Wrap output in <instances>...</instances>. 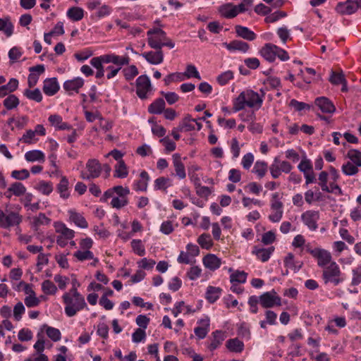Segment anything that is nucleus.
<instances>
[{
	"instance_id": "obj_7",
	"label": "nucleus",
	"mask_w": 361,
	"mask_h": 361,
	"mask_svg": "<svg viewBox=\"0 0 361 361\" xmlns=\"http://www.w3.org/2000/svg\"><path fill=\"white\" fill-rule=\"evenodd\" d=\"M23 220V217L18 212L6 211V212L0 209V227L3 228H9L19 225Z\"/></svg>"
},
{
	"instance_id": "obj_28",
	"label": "nucleus",
	"mask_w": 361,
	"mask_h": 361,
	"mask_svg": "<svg viewBox=\"0 0 361 361\" xmlns=\"http://www.w3.org/2000/svg\"><path fill=\"white\" fill-rule=\"evenodd\" d=\"M13 24L9 17L0 18V31L7 37H11L13 33Z\"/></svg>"
},
{
	"instance_id": "obj_9",
	"label": "nucleus",
	"mask_w": 361,
	"mask_h": 361,
	"mask_svg": "<svg viewBox=\"0 0 361 361\" xmlns=\"http://www.w3.org/2000/svg\"><path fill=\"white\" fill-rule=\"evenodd\" d=\"M87 172L81 171L80 177L82 179H92L98 178L102 172V166L97 159H90L86 164Z\"/></svg>"
},
{
	"instance_id": "obj_26",
	"label": "nucleus",
	"mask_w": 361,
	"mask_h": 361,
	"mask_svg": "<svg viewBox=\"0 0 361 361\" xmlns=\"http://www.w3.org/2000/svg\"><path fill=\"white\" fill-rule=\"evenodd\" d=\"M84 85V80L81 78H75L73 80H67L63 83V88L68 92H78L79 89Z\"/></svg>"
},
{
	"instance_id": "obj_50",
	"label": "nucleus",
	"mask_w": 361,
	"mask_h": 361,
	"mask_svg": "<svg viewBox=\"0 0 361 361\" xmlns=\"http://www.w3.org/2000/svg\"><path fill=\"white\" fill-rule=\"evenodd\" d=\"M18 104H19V99L14 94H10L4 101V106L8 110H11V109H13L17 107V106Z\"/></svg>"
},
{
	"instance_id": "obj_4",
	"label": "nucleus",
	"mask_w": 361,
	"mask_h": 361,
	"mask_svg": "<svg viewBox=\"0 0 361 361\" xmlns=\"http://www.w3.org/2000/svg\"><path fill=\"white\" fill-rule=\"evenodd\" d=\"M63 302L66 304L65 313L68 317H73L86 306L84 298L79 293H64Z\"/></svg>"
},
{
	"instance_id": "obj_35",
	"label": "nucleus",
	"mask_w": 361,
	"mask_h": 361,
	"mask_svg": "<svg viewBox=\"0 0 361 361\" xmlns=\"http://www.w3.org/2000/svg\"><path fill=\"white\" fill-rule=\"evenodd\" d=\"M140 180L135 184V189L136 190L146 191L149 179L147 172L142 171L140 174Z\"/></svg>"
},
{
	"instance_id": "obj_21",
	"label": "nucleus",
	"mask_w": 361,
	"mask_h": 361,
	"mask_svg": "<svg viewBox=\"0 0 361 361\" xmlns=\"http://www.w3.org/2000/svg\"><path fill=\"white\" fill-rule=\"evenodd\" d=\"M218 10L220 14L226 18H233L238 14V8L231 3L221 6Z\"/></svg>"
},
{
	"instance_id": "obj_49",
	"label": "nucleus",
	"mask_w": 361,
	"mask_h": 361,
	"mask_svg": "<svg viewBox=\"0 0 361 361\" xmlns=\"http://www.w3.org/2000/svg\"><path fill=\"white\" fill-rule=\"evenodd\" d=\"M197 243L204 248L209 250L213 245L211 236L209 234L203 233L199 236Z\"/></svg>"
},
{
	"instance_id": "obj_36",
	"label": "nucleus",
	"mask_w": 361,
	"mask_h": 361,
	"mask_svg": "<svg viewBox=\"0 0 361 361\" xmlns=\"http://www.w3.org/2000/svg\"><path fill=\"white\" fill-rule=\"evenodd\" d=\"M54 227L57 233H61L60 235L63 236L66 239L71 240L74 237V231L66 227L62 223H55Z\"/></svg>"
},
{
	"instance_id": "obj_55",
	"label": "nucleus",
	"mask_w": 361,
	"mask_h": 361,
	"mask_svg": "<svg viewBox=\"0 0 361 361\" xmlns=\"http://www.w3.org/2000/svg\"><path fill=\"white\" fill-rule=\"evenodd\" d=\"M24 94L30 99L35 102H41L42 100V95L38 89L33 90H25Z\"/></svg>"
},
{
	"instance_id": "obj_3",
	"label": "nucleus",
	"mask_w": 361,
	"mask_h": 361,
	"mask_svg": "<svg viewBox=\"0 0 361 361\" xmlns=\"http://www.w3.org/2000/svg\"><path fill=\"white\" fill-rule=\"evenodd\" d=\"M147 35L148 44L152 49H161L163 47L172 49L175 46V44L166 37V32L160 28L151 29L147 31Z\"/></svg>"
},
{
	"instance_id": "obj_62",
	"label": "nucleus",
	"mask_w": 361,
	"mask_h": 361,
	"mask_svg": "<svg viewBox=\"0 0 361 361\" xmlns=\"http://www.w3.org/2000/svg\"><path fill=\"white\" fill-rule=\"evenodd\" d=\"M73 255L79 261H84L86 259H94V255L90 250H85V251L78 250V251L75 252Z\"/></svg>"
},
{
	"instance_id": "obj_51",
	"label": "nucleus",
	"mask_w": 361,
	"mask_h": 361,
	"mask_svg": "<svg viewBox=\"0 0 361 361\" xmlns=\"http://www.w3.org/2000/svg\"><path fill=\"white\" fill-rule=\"evenodd\" d=\"M123 73L125 78L127 80H133L137 75H138V70L134 65H131L123 69Z\"/></svg>"
},
{
	"instance_id": "obj_1",
	"label": "nucleus",
	"mask_w": 361,
	"mask_h": 361,
	"mask_svg": "<svg viewBox=\"0 0 361 361\" xmlns=\"http://www.w3.org/2000/svg\"><path fill=\"white\" fill-rule=\"evenodd\" d=\"M263 103V96L252 90H246L240 93L233 101V110L234 112L243 110L245 106L258 110Z\"/></svg>"
},
{
	"instance_id": "obj_33",
	"label": "nucleus",
	"mask_w": 361,
	"mask_h": 361,
	"mask_svg": "<svg viewBox=\"0 0 361 361\" xmlns=\"http://www.w3.org/2000/svg\"><path fill=\"white\" fill-rule=\"evenodd\" d=\"M165 107V102L163 99H157L148 106V111L153 114H160Z\"/></svg>"
},
{
	"instance_id": "obj_56",
	"label": "nucleus",
	"mask_w": 361,
	"mask_h": 361,
	"mask_svg": "<svg viewBox=\"0 0 361 361\" xmlns=\"http://www.w3.org/2000/svg\"><path fill=\"white\" fill-rule=\"evenodd\" d=\"M348 157L357 166H361V152L356 149H350L348 152Z\"/></svg>"
},
{
	"instance_id": "obj_63",
	"label": "nucleus",
	"mask_w": 361,
	"mask_h": 361,
	"mask_svg": "<svg viewBox=\"0 0 361 361\" xmlns=\"http://www.w3.org/2000/svg\"><path fill=\"white\" fill-rule=\"evenodd\" d=\"M25 309L21 302H18L13 308V317L16 321H20L22 315L25 313Z\"/></svg>"
},
{
	"instance_id": "obj_37",
	"label": "nucleus",
	"mask_w": 361,
	"mask_h": 361,
	"mask_svg": "<svg viewBox=\"0 0 361 361\" xmlns=\"http://www.w3.org/2000/svg\"><path fill=\"white\" fill-rule=\"evenodd\" d=\"M221 289L219 287L208 286L206 291V299L211 303L216 301L220 297Z\"/></svg>"
},
{
	"instance_id": "obj_54",
	"label": "nucleus",
	"mask_w": 361,
	"mask_h": 361,
	"mask_svg": "<svg viewBox=\"0 0 361 361\" xmlns=\"http://www.w3.org/2000/svg\"><path fill=\"white\" fill-rule=\"evenodd\" d=\"M47 336L54 342L59 341L61 338V331L58 329L51 326H47Z\"/></svg>"
},
{
	"instance_id": "obj_40",
	"label": "nucleus",
	"mask_w": 361,
	"mask_h": 361,
	"mask_svg": "<svg viewBox=\"0 0 361 361\" xmlns=\"http://www.w3.org/2000/svg\"><path fill=\"white\" fill-rule=\"evenodd\" d=\"M44 157L43 152L37 149L28 151L25 154V159L29 162L43 161Z\"/></svg>"
},
{
	"instance_id": "obj_11",
	"label": "nucleus",
	"mask_w": 361,
	"mask_h": 361,
	"mask_svg": "<svg viewBox=\"0 0 361 361\" xmlns=\"http://www.w3.org/2000/svg\"><path fill=\"white\" fill-rule=\"evenodd\" d=\"M319 212L315 210H307L302 214L301 220L302 223L310 230L316 231L318 228Z\"/></svg>"
},
{
	"instance_id": "obj_45",
	"label": "nucleus",
	"mask_w": 361,
	"mask_h": 361,
	"mask_svg": "<svg viewBox=\"0 0 361 361\" xmlns=\"http://www.w3.org/2000/svg\"><path fill=\"white\" fill-rule=\"evenodd\" d=\"M226 347L232 352L240 353L243 350L244 344L238 338H233L227 341Z\"/></svg>"
},
{
	"instance_id": "obj_23",
	"label": "nucleus",
	"mask_w": 361,
	"mask_h": 361,
	"mask_svg": "<svg viewBox=\"0 0 361 361\" xmlns=\"http://www.w3.org/2000/svg\"><path fill=\"white\" fill-rule=\"evenodd\" d=\"M204 267L209 270L214 271L219 268L221 264V259L215 255L208 254L202 259Z\"/></svg>"
},
{
	"instance_id": "obj_43",
	"label": "nucleus",
	"mask_w": 361,
	"mask_h": 361,
	"mask_svg": "<svg viewBox=\"0 0 361 361\" xmlns=\"http://www.w3.org/2000/svg\"><path fill=\"white\" fill-rule=\"evenodd\" d=\"M267 164L264 161H257L255 162L252 172L257 175L260 178H263L267 171Z\"/></svg>"
},
{
	"instance_id": "obj_27",
	"label": "nucleus",
	"mask_w": 361,
	"mask_h": 361,
	"mask_svg": "<svg viewBox=\"0 0 361 361\" xmlns=\"http://www.w3.org/2000/svg\"><path fill=\"white\" fill-rule=\"evenodd\" d=\"M49 162L51 167L48 171L49 176L59 178L61 176V171L57 165V155L54 152L49 156Z\"/></svg>"
},
{
	"instance_id": "obj_42",
	"label": "nucleus",
	"mask_w": 361,
	"mask_h": 361,
	"mask_svg": "<svg viewBox=\"0 0 361 361\" xmlns=\"http://www.w3.org/2000/svg\"><path fill=\"white\" fill-rule=\"evenodd\" d=\"M128 168L124 161H119L115 166L114 176L120 178H124L128 176Z\"/></svg>"
},
{
	"instance_id": "obj_38",
	"label": "nucleus",
	"mask_w": 361,
	"mask_h": 361,
	"mask_svg": "<svg viewBox=\"0 0 361 361\" xmlns=\"http://www.w3.org/2000/svg\"><path fill=\"white\" fill-rule=\"evenodd\" d=\"M195 121L190 115H187L179 123V130L183 132H189L195 130Z\"/></svg>"
},
{
	"instance_id": "obj_52",
	"label": "nucleus",
	"mask_w": 361,
	"mask_h": 361,
	"mask_svg": "<svg viewBox=\"0 0 361 361\" xmlns=\"http://www.w3.org/2000/svg\"><path fill=\"white\" fill-rule=\"evenodd\" d=\"M133 250L139 256H144L145 255V249L140 240H133L131 242Z\"/></svg>"
},
{
	"instance_id": "obj_6",
	"label": "nucleus",
	"mask_w": 361,
	"mask_h": 361,
	"mask_svg": "<svg viewBox=\"0 0 361 361\" xmlns=\"http://www.w3.org/2000/svg\"><path fill=\"white\" fill-rule=\"evenodd\" d=\"M44 328L45 325H42L41 331L37 335V341L33 345L34 353H32L25 361H45V338L44 337Z\"/></svg>"
},
{
	"instance_id": "obj_59",
	"label": "nucleus",
	"mask_w": 361,
	"mask_h": 361,
	"mask_svg": "<svg viewBox=\"0 0 361 361\" xmlns=\"http://www.w3.org/2000/svg\"><path fill=\"white\" fill-rule=\"evenodd\" d=\"M185 75L186 78H195L198 80L201 79V76L199 72L197 71L196 67L192 64H189L187 66Z\"/></svg>"
},
{
	"instance_id": "obj_47",
	"label": "nucleus",
	"mask_w": 361,
	"mask_h": 361,
	"mask_svg": "<svg viewBox=\"0 0 361 361\" xmlns=\"http://www.w3.org/2000/svg\"><path fill=\"white\" fill-rule=\"evenodd\" d=\"M171 185V181L169 178L159 177L154 180V189L155 190H166Z\"/></svg>"
},
{
	"instance_id": "obj_39",
	"label": "nucleus",
	"mask_w": 361,
	"mask_h": 361,
	"mask_svg": "<svg viewBox=\"0 0 361 361\" xmlns=\"http://www.w3.org/2000/svg\"><path fill=\"white\" fill-rule=\"evenodd\" d=\"M183 311H185V314L195 312V310H192L190 305H185L183 301L176 302L174 307L171 310L173 314L176 317Z\"/></svg>"
},
{
	"instance_id": "obj_64",
	"label": "nucleus",
	"mask_w": 361,
	"mask_h": 361,
	"mask_svg": "<svg viewBox=\"0 0 361 361\" xmlns=\"http://www.w3.org/2000/svg\"><path fill=\"white\" fill-rule=\"evenodd\" d=\"M129 62H130V58L128 57V56L126 55V56H120L113 54L112 63L117 65L121 68L122 66L127 65L129 63Z\"/></svg>"
},
{
	"instance_id": "obj_10",
	"label": "nucleus",
	"mask_w": 361,
	"mask_h": 361,
	"mask_svg": "<svg viewBox=\"0 0 361 361\" xmlns=\"http://www.w3.org/2000/svg\"><path fill=\"white\" fill-rule=\"evenodd\" d=\"M259 298V303L264 308H270L275 305L279 306L281 304V298L278 296L274 290L266 292Z\"/></svg>"
},
{
	"instance_id": "obj_58",
	"label": "nucleus",
	"mask_w": 361,
	"mask_h": 361,
	"mask_svg": "<svg viewBox=\"0 0 361 361\" xmlns=\"http://www.w3.org/2000/svg\"><path fill=\"white\" fill-rule=\"evenodd\" d=\"M277 163H279V157H276L274 159V161L269 167L271 175L272 178L275 179L278 178L282 173Z\"/></svg>"
},
{
	"instance_id": "obj_60",
	"label": "nucleus",
	"mask_w": 361,
	"mask_h": 361,
	"mask_svg": "<svg viewBox=\"0 0 361 361\" xmlns=\"http://www.w3.org/2000/svg\"><path fill=\"white\" fill-rule=\"evenodd\" d=\"M11 177L16 180H23L30 177V172L27 169L14 170L11 172Z\"/></svg>"
},
{
	"instance_id": "obj_20",
	"label": "nucleus",
	"mask_w": 361,
	"mask_h": 361,
	"mask_svg": "<svg viewBox=\"0 0 361 361\" xmlns=\"http://www.w3.org/2000/svg\"><path fill=\"white\" fill-rule=\"evenodd\" d=\"M223 45L230 51H240L246 53L250 49L247 42L240 40H233L229 43L224 42Z\"/></svg>"
},
{
	"instance_id": "obj_44",
	"label": "nucleus",
	"mask_w": 361,
	"mask_h": 361,
	"mask_svg": "<svg viewBox=\"0 0 361 361\" xmlns=\"http://www.w3.org/2000/svg\"><path fill=\"white\" fill-rule=\"evenodd\" d=\"M59 90V85L56 78L47 79V95H54Z\"/></svg>"
},
{
	"instance_id": "obj_19",
	"label": "nucleus",
	"mask_w": 361,
	"mask_h": 361,
	"mask_svg": "<svg viewBox=\"0 0 361 361\" xmlns=\"http://www.w3.org/2000/svg\"><path fill=\"white\" fill-rule=\"evenodd\" d=\"M198 324H200V326L195 328L194 332L195 335L200 339L204 338L208 332L209 331V318L208 317H205L198 321Z\"/></svg>"
},
{
	"instance_id": "obj_53",
	"label": "nucleus",
	"mask_w": 361,
	"mask_h": 361,
	"mask_svg": "<svg viewBox=\"0 0 361 361\" xmlns=\"http://www.w3.org/2000/svg\"><path fill=\"white\" fill-rule=\"evenodd\" d=\"M37 136V135L32 130H28L25 132L20 140L24 143L31 144L35 142L38 140Z\"/></svg>"
},
{
	"instance_id": "obj_34",
	"label": "nucleus",
	"mask_w": 361,
	"mask_h": 361,
	"mask_svg": "<svg viewBox=\"0 0 361 361\" xmlns=\"http://www.w3.org/2000/svg\"><path fill=\"white\" fill-rule=\"evenodd\" d=\"M284 264L287 268L297 272L301 268L302 263L299 261L295 262L294 255L292 253H288L284 259Z\"/></svg>"
},
{
	"instance_id": "obj_61",
	"label": "nucleus",
	"mask_w": 361,
	"mask_h": 361,
	"mask_svg": "<svg viewBox=\"0 0 361 361\" xmlns=\"http://www.w3.org/2000/svg\"><path fill=\"white\" fill-rule=\"evenodd\" d=\"M342 171L346 176H353L358 172L357 166H355L353 163L348 161L342 166Z\"/></svg>"
},
{
	"instance_id": "obj_14",
	"label": "nucleus",
	"mask_w": 361,
	"mask_h": 361,
	"mask_svg": "<svg viewBox=\"0 0 361 361\" xmlns=\"http://www.w3.org/2000/svg\"><path fill=\"white\" fill-rule=\"evenodd\" d=\"M315 105L325 114H333L336 107L330 99L325 97H317L314 101Z\"/></svg>"
},
{
	"instance_id": "obj_32",
	"label": "nucleus",
	"mask_w": 361,
	"mask_h": 361,
	"mask_svg": "<svg viewBox=\"0 0 361 361\" xmlns=\"http://www.w3.org/2000/svg\"><path fill=\"white\" fill-rule=\"evenodd\" d=\"M68 18L73 21H79L84 17V10L78 6L70 8L66 13Z\"/></svg>"
},
{
	"instance_id": "obj_25",
	"label": "nucleus",
	"mask_w": 361,
	"mask_h": 361,
	"mask_svg": "<svg viewBox=\"0 0 361 361\" xmlns=\"http://www.w3.org/2000/svg\"><path fill=\"white\" fill-rule=\"evenodd\" d=\"M274 251V247H270L268 248H259L257 247H255L252 250V254L255 255L257 259H260L263 262H265L269 259Z\"/></svg>"
},
{
	"instance_id": "obj_15",
	"label": "nucleus",
	"mask_w": 361,
	"mask_h": 361,
	"mask_svg": "<svg viewBox=\"0 0 361 361\" xmlns=\"http://www.w3.org/2000/svg\"><path fill=\"white\" fill-rule=\"evenodd\" d=\"M335 10L341 15H351L356 12V5L353 1L347 0L345 2H339Z\"/></svg>"
},
{
	"instance_id": "obj_16",
	"label": "nucleus",
	"mask_w": 361,
	"mask_h": 361,
	"mask_svg": "<svg viewBox=\"0 0 361 361\" xmlns=\"http://www.w3.org/2000/svg\"><path fill=\"white\" fill-rule=\"evenodd\" d=\"M172 160L176 176L179 179H184L186 177V172L180 155L178 153L173 154L172 155Z\"/></svg>"
},
{
	"instance_id": "obj_5",
	"label": "nucleus",
	"mask_w": 361,
	"mask_h": 361,
	"mask_svg": "<svg viewBox=\"0 0 361 361\" xmlns=\"http://www.w3.org/2000/svg\"><path fill=\"white\" fill-rule=\"evenodd\" d=\"M322 279L325 284L332 283L334 286H338L345 280L339 266L336 262H332L322 271Z\"/></svg>"
},
{
	"instance_id": "obj_46",
	"label": "nucleus",
	"mask_w": 361,
	"mask_h": 361,
	"mask_svg": "<svg viewBox=\"0 0 361 361\" xmlns=\"http://www.w3.org/2000/svg\"><path fill=\"white\" fill-rule=\"evenodd\" d=\"M68 180L65 176H62L60 183L58 185L57 189L60 193V196L64 199H67L69 197V192L68 190Z\"/></svg>"
},
{
	"instance_id": "obj_48",
	"label": "nucleus",
	"mask_w": 361,
	"mask_h": 361,
	"mask_svg": "<svg viewBox=\"0 0 361 361\" xmlns=\"http://www.w3.org/2000/svg\"><path fill=\"white\" fill-rule=\"evenodd\" d=\"M247 273L243 271H236L231 275L230 281L232 283L235 282L244 283L247 280Z\"/></svg>"
},
{
	"instance_id": "obj_30",
	"label": "nucleus",
	"mask_w": 361,
	"mask_h": 361,
	"mask_svg": "<svg viewBox=\"0 0 361 361\" xmlns=\"http://www.w3.org/2000/svg\"><path fill=\"white\" fill-rule=\"evenodd\" d=\"M329 81L331 84L335 85H338L341 84L343 85L342 91L347 90L346 80L342 72L336 73L334 71H331Z\"/></svg>"
},
{
	"instance_id": "obj_17",
	"label": "nucleus",
	"mask_w": 361,
	"mask_h": 361,
	"mask_svg": "<svg viewBox=\"0 0 361 361\" xmlns=\"http://www.w3.org/2000/svg\"><path fill=\"white\" fill-rule=\"evenodd\" d=\"M45 68L44 65H37L29 68L30 75L28 76V85L30 87L35 86L39 79V76L44 73Z\"/></svg>"
},
{
	"instance_id": "obj_41",
	"label": "nucleus",
	"mask_w": 361,
	"mask_h": 361,
	"mask_svg": "<svg viewBox=\"0 0 361 361\" xmlns=\"http://www.w3.org/2000/svg\"><path fill=\"white\" fill-rule=\"evenodd\" d=\"M213 339L208 346L209 349L212 351L215 349H216L223 342L224 340V336L222 331H216L212 333Z\"/></svg>"
},
{
	"instance_id": "obj_29",
	"label": "nucleus",
	"mask_w": 361,
	"mask_h": 361,
	"mask_svg": "<svg viewBox=\"0 0 361 361\" xmlns=\"http://www.w3.org/2000/svg\"><path fill=\"white\" fill-rule=\"evenodd\" d=\"M235 30L238 36L249 41L255 39V33L247 27L235 25Z\"/></svg>"
},
{
	"instance_id": "obj_31",
	"label": "nucleus",
	"mask_w": 361,
	"mask_h": 361,
	"mask_svg": "<svg viewBox=\"0 0 361 361\" xmlns=\"http://www.w3.org/2000/svg\"><path fill=\"white\" fill-rule=\"evenodd\" d=\"M68 213L70 219L74 222L75 225L82 228H87L88 224L85 219L82 216V214L73 210L68 211Z\"/></svg>"
},
{
	"instance_id": "obj_13",
	"label": "nucleus",
	"mask_w": 361,
	"mask_h": 361,
	"mask_svg": "<svg viewBox=\"0 0 361 361\" xmlns=\"http://www.w3.org/2000/svg\"><path fill=\"white\" fill-rule=\"evenodd\" d=\"M141 55L148 63L152 65H159L164 61V53L161 49L144 52Z\"/></svg>"
},
{
	"instance_id": "obj_24",
	"label": "nucleus",
	"mask_w": 361,
	"mask_h": 361,
	"mask_svg": "<svg viewBox=\"0 0 361 361\" xmlns=\"http://www.w3.org/2000/svg\"><path fill=\"white\" fill-rule=\"evenodd\" d=\"M25 192L26 188L22 183L15 182L8 188L6 195L8 198H11L12 195L19 197L25 194Z\"/></svg>"
},
{
	"instance_id": "obj_22",
	"label": "nucleus",
	"mask_w": 361,
	"mask_h": 361,
	"mask_svg": "<svg viewBox=\"0 0 361 361\" xmlns=\"http://www.w3.org/2000/svg\"><path fill=\"white\" fill-rule=\"evenodd\" d=\"M51 126L56 130H71L72 127L68 123L63 122L62 117L57 114L51 115L48 118Z\"/></svg>"
},
{
	"instance_id": "obj_57",
	"label": "nucleus",
	"mask_w": 361,
	"mask_h": 361,
	"mask_svg": "<svg viewBox=\"0 0 361 361\" xmlns=\"http://www.w3.org/2000/svg\"><path fill=\"white\" fill-rule=\"evenodd\" d=\"M287 16V13L284 11H277L269 16H267L264 20L267 23H272L276 22L279 19L284 18Z\"/></svg>"
},
{
	"instance_id": "obj_18",
	"label": "nucleus",
	"mask_w": 361,
	"mask_h": 361,
	"mask_svg": "<svg viewBox=\"0 0 361 361\" xmlns=\"http://www.w3.org/2000/svg\"><path fill=\"white\" fill-rule=\"evenodd\" d=\"M277 46L268 43L266 44L259 51L260 55L267 61L273 62L276 57Z\"/></svg>"
},
{
	"instance_id": "obj_12",
	"label": "nucleus",
	"mask_w": 361,
	"mask_h": 361,
	"mask_svg": "<svg viewBox=\"0 0 361 361\" xmlns=\"http://www.w3.org/2000/svg\"><path fill=\"white\" fill-rule=\"evenodd\" d=\"M308 252L317 259V264L320 267H326L327 264H330L331 262V253L324 249L315 248L314 250H308Z\"/></svg>"
},
{
	"instance_id": "obj_2",
	"label": "nucleus",
	"mask_w": 361,
	"mask_h": 361,
	"mask_svg": "<svg viewBox=\"0 0 361 361\" xmlns=\"http://www.w3.org/2000/svg\"><path fill=\"white\" fill-rule=\"evenodd\" d=\"M129 194L130 190L128 188L117 185L107 190L104 193L101 200L106 201L107 199L111 197V207L116 209H121L128 204V195Z\"/></svg>"
},
{
	"instance_id": "obj_8",
	"label": "nucleus",
	"mask_w": 361,
	"mask_h": 361,
	"mask_svg": "<svg viewBox=\"0 0 361 361\" xmlns=\"http://www.w3.org/2000/svg\"><path fill=\"white\" fill-rule=\"evenodd\" d=\"M152 91L150 80L146 75L139 76L136 80V93L141 99L147 98V93Z\"/></svg>"
}]
</instances>
